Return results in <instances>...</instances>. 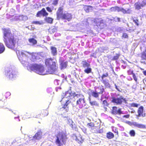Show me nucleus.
<instances>
[{
    "label": "nucleus",
    "mask_w": 146,
    "mask_h": 146,
    "mask_svg": "<svg viewBox=\"0 0 146 146\" xmlns=\"http://www.w3.org/2000/svg\"><path fill=\"white\" fill-rule=\"evenodd\" d=\"M122 37L124 38H128V35L126 33H124L123 34Z\"/></svg>",
    "instance_id": "49530a36"
},
{
    "label": "nucleus",
    "mask_w": 146,
    "mask_h": 146,
    "mask_svg": "<svg viewBox=\"0 0 146 146\" xmlns=\"http://www.w3.org/2000/svg\"><path fill=\"white\" fill-rule=\"evenodd\" d=\"M42 132L41 130L38 131L33 137V138L35 140H39L42 138Z\"/></svg>",
    "instance_id": "4468645a"
},
{
    "label": "nucleus",
    "mask_w": 146,
    "mask_h": 146,
    "mask_svg": "<svg viewBox=\"0 0 146 146\" xmlns=\"http://www.w3.org/2000/svg\"><path fill=\"white\" fill-rule=\"evenodd\" d=\"M119 7L118 6H115L111 7L110 9L111 12H116V11L119 12Z\"/></svg>",
    "instance_id": "5701e85b"
},
{
    "label": "nucleus",
    "mask_w": 146,
    "mask_h": 146,
    "mask_svg": "<svg viewBox=\"0 0 146 146\" xmlns=\"http://www.w3.org/2000/svg\"><path fill=\"white\" fill-rule=\"evenodd\" d=\"M63 6L59 7L56 13V18L58 20L61 19L70 21L72 18V15L71 13L67 12L63 13Z\"/></svg>",
    "instance_id": "20e7f679"
},
{
    "label": "nucleus",
    "mask_w": 146,
    "mask_h": 146,
    "mask_svg": "<svg viewBox=\"0 0 146 146\" xmlns=\"http://www.w3.org/2000/svg\"><path fill=\"white\" fill-rule=\"evenodd\" d=\"M68 92H67L66 93H65V94H68ZM69 94H70V93H69Z\"/></svg>",
    "instance_id": "052dcab7"
},
{
    "label": "nucleus",
    "mask_w": 146,
    "mask_h": 146,
    "mask_svg": "<svg viewBox=\"0 0 146 146\" xmlns=\"http://www.w3.org/2000/svg\"><path fill=\"white\" fill-rule=\"evenodd\" d=\"M58 0H54L53 1L52 4L55 6L58 3Z\"/></svg>",
    "instance_id": "3c124183"
},
{
    "label": "nucleus",
    "mask_w": 146,
    "mask_h": 146,
    "mask_svg": "<svg viewBox=\"0 0 146 146\" xmlns=\"http://www.w3.org/2000/svg\"><path fill=\"white\" fill-rule=\"evenodd\" d=\"M45 64L48 66V70L46 71V74H52L58 68L57 62L53 61V59L48 58L45 60Z\"/></svg>",
    "instance_id": "7ed1b4c3"
},
{
    "label": "nucleus",
    "mask_w": 146,
    "mask_h": 146,
    "mask_svg": "<svg viewBox=\"0 0 146 146\" xmlns=\"http://www.w3.org/2000/svg\"><path fill=\"white\" fill-rule=\"evenodd\" d=\"M127 72L129 75H133V74H134L133 73V71L130 69L127 70Z\"/></svg>",
    "instance_id": "a18cd8bd"
},
{
    "label": "nucleus",
    "mask_w": 146,
    "mask_h": 146,
    "mask_svg": "<svg viewBox=\"0 0 146 146\" xmlns=\"http://www.w3.org/2000/svg\"><path fill=\"white\" fill-rule=\"evenodd\" d=\"M30 56H31L33 58L34 56V58H36L35 56L33 54V53H31L26 51L19 52V54L18 55V57L19 60L21 62L23 63V62H25L26 59H27Z\"/></svg>",
    "instance_id": "423d86ee"
},
{
    "label": "nucleus",
    "mask_w": 146,
    "mask_h": 146,
    "mask_svg": "<svg viewBox=\"0 0 146 146\" xmlns=\"http://www.w3.org/2000/svg\"><path fill=\"white\" fill-rule=\"evenodd\" d=\"M32 24H38V25H41L42 24V22L38 21H33L32 23Z\"/></svg>",
    "instance_id": "79ce46f5"
},
{
    "label": "nucleus",
    "mask_w": 146,
    "mask_h": 146,
    "mask_svg": "<svg viewBox=\"0 0 146 146\" xmlns=\"http://www.w3.org/2000/svg\"><path fill=\"white\" fill-rule=\"evenodd\" d=\"M145 5H146V3L144 0L142 1V3L138 1L134 4L135 9L137 10H139Z\"/></svg>",
    "instance_id": "9d476101"
},
{
    "label": "nucleus",
    "mask_w": 146,
    "mask_h": 146,
    "mask_svg": "<svg viewBox=\"0 0 146 146\" xmlns=\"http://www.w3.org/2000/svg\"><path fill=\"white\" fill-rule=\"evenodd\" d=\"M44 20L45 21L48 23L50 24H52L53 23V19L52 18L50 17H46Z\"/></svg>",
    "instance_id": "b1692460"
},
{
    "label": "nucleus",
    "mask_w": 146,
    "mask_h": 146,
    "mask_svg": "<svg viewBox=\"0 0 146 146\" xmlns=\"http://www.w3.org/2000/svg\"><path fill=\"white\" fill-rule=\"evenodd\" d=\"M92 68L89 67H87L84 70V72L87 74H89L92 72Z\"/></svg>",
    "instance_id": "473e14b6"
},
{
    "label": "nucleus",
    "mask_w": 146,
    "mask_h": 146,
    "mask_svg": "<svg viewBox=\"0 0 146 146\" xmlns=\"http://www.w3.org/2000/svg\"><path fill=\"white\" fill-rule=\"evenodd\" d=\"M133 125L134 126L137 127L139 128L142 129L146 128L145 126L142 124H139L136 122H134L133 123Z\"/></svg>",
    "instance_id": "a211bd4d"
},
{
    "label": "nucleus",
    "mask_w": 146,
    "mask_h": 146,
    "mask_svg": "<svg viewBox=\"0 0 146 146\" xmlns=\"http://www.w3.org/2000/svg\"><path fill=\"white\" fill-rule=\"evenodd\" d=\"M119 56L120 54H116L115 56H114L112 58V60H117L118 59Z\"/></svg>",
    "instance_id": "e433bc0d"
},
{
    "label": "nucleus",
    "mask_w": 146,
    "mask_h": 146,
    "mask_svg": "<svg viewBox=\"0 0 146 146\" xmlns=\"http://www.w3.org/2000/svg\"><path fill=\"white\" fill-rule=\"evenodd\" d=\"M116 18H117V21H116L117 22H119L121 21L120 18H119V17H117Z\"/></svg>",
    "instance_id": "4d7b16f0"
},
{
    "label": "nucleus",
    "mask_w": 146,
    "mask_h": 146,
    "mask_svg": "<svg viewBox=\"0 0 146 146\" xmlns=\"http://www.w3.org/2000/svg\"><path fill=\"white\" fill-rule=\"evenodd\" d=\"M99 93L98 92H97L96 90L95 91H93L91 90V95L95 98H98L99 97Z\"/></svg>",
    "instance_id": "aec40b11"
},
{
    "label": "nucleus",
    "mask_w": 146,
    "mask_h": 146,
    "mask_svg": "<svg viewBox=\"0 0 146 146\" xmlns=\"http://www.w3.org/2000/svg\"><path fill=\"white\" fill-rule=\"evenodd\" d=\"M5 50V48L3 44L0 42V54L3 53Z\"/></svg>",
    "instance_id": "bb28decb"
},
{
    "label": "nucleus",
    "mask_w": 146,
    "mask_h": 146,
    "mask_svg": "<svg viewBox=\"0 0 146 146\" xmlns=\"http://www.w3.org/2000/svg\"><path fill=\"white\" fill-rule=\"evenodd\" d=\"M29 42L33 45H35L37 43V40L33 38H30L28 39Z\"/></svg>",
    "instance_id": "cd10ccee"
},
{
    "label": "nucleus",
    "mask_w": 146,
    "mask_h": 146,
    "mask_svg": "<svg viewBox=\"0 0 146 146\" xmlns=\"http://www.w3.org/2000/svg\"><path fill=\"white\" fill-rule=\"evenodd\" d=\"M11 93L9 92H6L5 94V96L6 98L9 97L11 95Z\"/></svg>",
    "instance_id": "c03bdc74"
},
{
    "label": "nucleus",
    "mask_w": 146,
    "mask_h": 146,
    "mask_svg": "<svg viewBox=\"0 0 146 146\" xmlns=\"http://www.w3.org/2000/svg\"><path fill=\"white\" fill-rule=\"evenodd\" d=\"M114 137V134L111 132L109 131L106 133V137L108 139H111Z\"/></svg>",
    "instance_id": "4be33fe9"
},
{
    "label": "nucleus",
    "mask_w": 146,
    "mask_h": 146,
    "mask_svg": "<svg viewBox=\"0 0 146 146\" xmlns=\"http://www.w3.org/2000/svg\"><path fill=\"white\" fill-rule=\"evenodd\" d=\"M108 76V73L107 72L105 74H103L101 78L102 80L104 79V78L107 77Z\"/></svg>",
    "instance_id": "ea45409f"
},
{
    "label": "nucleus",
    "mask_w": 146,
    "mask_h": 146,
    "mask_svg": "<svg viewBox=\"0 0 146 146\" xmlns=\"http://www.w3.org/2000/svg\"><path fill=\"white\" fill-rule=\"evenodd\" d=\"M139 105V104H137L135 103L130 104V106L131 107L138 108Z\"/></svg>",
    "instance_id": "c9c22d12"
},
{
    "label": "nucleus",
    "mask_w": 146,
    "mask_h": 146,
    "mask_svg": "<svg viewBox=\"0 0 146 146\" xmlns=\"http://www.w3.org/2000/svg\"><path fill=\"white\" fill-rule=\"evenodd\" d=\"M83 8L86 13H89L92 9L93 7L91 5H85L84 6Z\"/></svg>",
    "instance_id": "f3484780"
},
{
    "label": "nucleus",
    "mask_w": 146,
    "mask_h": 146,
    "mask_svg": "<svg viewBox=\"0 0 146 146\" xmlns=\"http://www.w3.org/2000/svg\"><path fill=\"white\" fill-rule=\"evenodd\" d=\"M130 117V115L129 114H127V115H124L122 117L123 118H128Z\"/></svg>",
    "instance_id": "5fc2aeb1"
},
{
    "label": "nucleus",
    "mask_w": 146,
    "mask_h": 146,
    "mask_svg": "<svg viewBox=\"0 0 146 146\" xmlns=\"http://www.w3.org/2000/svg\"><path fill=\"white\" fill-rule=\"evenodd\" d=\"M121 12L123 14H130V9H128L126 10L122 7H119V12Z\"/></svg>",
    "instance_id": "dca6fc26"
},
{
    "label": "nucleus",
    "mask_w": 146,
    "mask_h": 146,
    "mask_svg": "<svg viewBox=\"0 0 146 146\" xmlns=\"http://www.w3.org/2000/svg\"><path fill=\"white\" fill-rule=\"evenodd\" d=\"M80 96V94H76L75 92H74V93H72V96L73 98H74L75 97Z\"/></svg>",
    "instance_id": "09e8293b"
},
{
    "label": "nucleus",
    "mask_w": 146,
    "mask_h": 146,
    "mask_svg": "<svg viewBox=\"0 0 146 146\" xmlns=\"http://www.w3.org/2000/svg\"><path fill=\"white\" fill-rule=\"evenodd\" d=\"M129 133L131 136L134 137L135 135V132L133 130L130 131Z\"/></svg>",
    "instance_id": "4c0bfd02"
},
{
    "label": "nucleus",
    "mask_w": 146,
    "mask_h": 146,
    "mask_svg": "<svg viewBox=\"0 0 146 146\" xmlns=\"http://www.w3.org/2000/svg\"><path fill=\"white\" fill-rule=\"evenodd\" d=\"M137 112L139 117H144L146 116V114L144 112L143 107L142 106L139 107L137 110Z\"/></svg>",
    "instance_id": "ddd939ff"
},
{
    "label": "nucleus",
    "mask_w": 146,
    "mask_h": 146,
    "mask_svg": "<svg viewBox=\"0 0 146 146\" xmlns=\"http://www.w3.org/2000/svg\"><path fill=\"white\" fill-rule=\"evenodd\" d=\"M112 113L114 115H121L123 114L124 113L121 111V108L117 109L116 106L113 107L111 111Z\"/></svg>",
    "instance_id": "f8f14e48"
},
{
    "label": "nucleus",
    "mask_w": 146,
    "mask_h": 146,
    "mask_svg": "<svg viewBox=\"0 0 146 146\" xmlns=\"http://www.w3.org/2000/svg\"><path fill=\"white\" fill-rule=\"evenodd\" d=\"M112 131L114 133H116V135L117 136H119V133L117 129L116 128H115L114 127H113L112 128Z\"/></svg>",
    "instance_id": "72a5a7b5"
},
{
    "label": "nucleus",
    "mask_w": 146,
    "mask_h": 146,
    "mask_svg": "<svg viewBox=\"0 0 146 146\" xmlns=\"http://www.w3.org/2000/svg\"><path fill=\"white\" fill-rule=\"evenodd\" d=\"M55 142L57 146H66L67 135L64 132H59L55 135Z\"/></svg>",
    "instance_id": "f03ea898"
},
{
    "label": "nucleus",
    "mask_w": 146,
    "mask_h": 146,
    "mask_svg": "<svg viewBox=\"0 0 146 146\" xmlns=\"http://www.w3.org/2000/svg\"><path fill=\"white\" fill-rule=\"evenodd\" d=\"M143 83L145 85H146V79H143Z\"/></svg>",
    "instance_id": "13d9d810"
},
{
    "label": "nucleus",
    "mask_w": 146,
    "mask_h": 146,
    "mask_svg": "<svg viewBox=\"0 0 146 146\" xmlns=\"http://www.w3.org/2000/svg\"><path fill=\"white\" fill-rule=\"evenodd\" d=\"M87 126L88 127L91 129H93L95 127L94 124L93 122L88 123L87 124Z\"/></svg>",
    "instance_id": "7c9ffc66"
},
{
    "label": "nucleus",
    "mask_w": 146,
    "mask_h": 146,
    "mask_svg": "<svg viewBox=\"0 0 146 146\" xmlns=\"http://www.w3.org/2000/svg\"><path fill=\"white\" fill-rule=\"evenodd\" d=\"M3 34V40L6 46L8 48L14 49L16 45L17 39L9 28L2 29Z\"/></svg>",
    "instance_id": "f257e3e1"
},
{
    "label": "nucleus",
    "mask_w": 146,
    "mask_h": 146,
    "mask_svg": "<svg viewBox=\"0 0 146 146\" xmlns=\"http://www.w3.org/2000/svg\"><path fill=\"white\" fill-rule=\"evenodd\" d=\"M59 62L61 70L64 69L66 68L68 64L67 61H65L64 60H60L59 61Z\"/></svg>",
    "instance_id": "2eb2a0df"
},
{
    "label": "nucleus",
    "mask_w": 146,
    "mask_h": 146,
    "mask_svg": "<svg viewBox=\"0 0 146 146\" xmlns=\"http://www.w3.org/2000/svg\"><path fill=\"white\" fill-rule=\"evenodd\" d=\"M48 31L50 33V34H52L55 32L56 31V29L55 28H53L52 29L50 28L49 29Z\"/></svg>",
    "instance_id": "f704fd0d"
},
{
    "label": "nucleus",
    "mask_w": 146,
    "mask_h": 146,
    "mask_svg": "<svg viewBox=\"0 0 146 146\" xmlns=\"http://www.w3.org/2000/svg\"><path fill=\"white\" fill-rule=\"evenodd\" d=\"M76 105L80 108H82L86 105L85 98L83 95L78 99L76 102Z\"/></svg>",
    "instance_id": "1a4fd4ad"
},
{
    "label": "nucleus",
    "mask_w": 146,
    "mask_h": 146,
    "mask_svg": "<svg viewBox=\"0 0 146 146\" xmlns=\"http://www.w3.org/2000/svg\"><path fill=\"white\" fill-rule=\"evenodd\" d=\"M115 88L119 92H121V91L118 88L117 86L116 85V84H115Z\"/></svg>",
    "instance_id": "6e6d98bb"
},
{
    "label": "nucleus",
    "mask_w": 146,
    "mask_h": 146,
    "mask_svg": "<svg viewBox=\"0 0 146 146\" xmlns=\"http://www.w3.org/2000/svg\"><path fill=\"white\" fill-rule=\"evenodd\" d=\"M80 96V94H76L75 92H74V93H72V96L73 98H74L75 97Z\"/></svg>",
    "instance_id": "de8ad7c7"
},
{
    "label": "nucleus",
    "mask_w": 146,
    "mask_h": 146,
    "mask_svg": "<svg viewBox=\"0 0 146 146\" xmlns=\"http://www.w3.org/2000/svg\"><path fill=\"white\" fill-rule=\"evenodd\" d=\"M48 15V13L46 11L45 8H42L41 10L37 12L36 16L37 17H40L41 16L46 17Z\"/></svg>",
    "instance_id": "9b49d317"
},
{
    "label": "nucleus",
    "mask_w": 146,
    "mask_h": 146,
    "mask_svg": "<svg viewBox=\"0 0 146 146\" xmlns=\"http://www.w3.org/2000/svg\"><path fill=\"white\" fill-rule=\"evenodd\" d=\"M105 92V89L103 88V86H102V88H100V91L98 92L99 94H102L104 92Z\"/></svg>",
    "instance_id": "37998d69"
},
{
    "label": "nucleus",
    "mask_w": 146,
    "mask_h": 146,
    "mask_svg": "<svg viewBox=\"0 0 146 146\" xmlns=\"http://www.w3.org/2000/svg\"><path fill=\"white\" fill-rule=\"evenodd\" d=\"M46 9L47 11L49 12H51L52 11V9L49 7H46Z\"/></svg>",
    "instance_id": "8fccbe9b"
},
{
    "label": "nucleus",
    "mask_w": 146,
    "mask_h": 146,
    "mask_svg": "<svg viewBox=\"0 0 146 146\" xmlns=\"http://www.w3.org/2000/svg\"><path fill=\"white\" fill-rule=\"evenodd\" d=\"M51 51L53 56H55L57 54V51L56 48L55 47L52 46L50 48Z\"/></svg>",
    "instance_id": "393cba45"
},
{
    "label": "nucleus",
    "mask_w": 146,
    "mask_h": 146,
    "mask_svg": "<svg viewBox=\"0 0 146 146\" xmlns=\"http://www.w3.org/2000/svg\"><path fill=\"white\" fill-rule=\"evenodd\" d=\"M73 123L72 121L70 119H68L67 121V124H68L72 128H73Z\"/></svg>",
    "instance_id": "2f4dec72"
},
{
    "label": "nucleus",
    "mask_w": 146,
    "mask_h": 146,
    "mask_svg": "<svg viewBox=\"0 0 146 146\" xmlns=\"http://www.w3.org/2000/svg\"><path fill=\"white\" fill-rule=\"evenodd\" d=\"M141 56L142 60H146V48L142 53Z\"/></svg>",
    "instance_id": "a878e982"
},
{
    "label": "nucleus",
    "mask_w": 146,
    "mask_h": 146,
    "mask_svg": "<svg viewBox=\"0 0 146 146\" xmlns=\"http://www.w3.org/2000/svg\"><path fill=\"white\" fill-rule=\"evenodd\" d=\"M90 103L92 106L96 105L97 104L96 101H91L90 99Z\"/></svg>",
    "instance_id": "a19ab883"
},
{
    "label": "nucleus",
    "mask_w": 146,
    "mask_h": 146,
    "mask_svg": "<svg viewBox=\"0 0 146 146\" xmlns=\"http://www.w3.org/2000/svg\"><path fill=\"white\" fill-rule=\"evenodd\" d=\"M29 67L31 70L34 71L38 74L41 75L46 74L44 72V68L42 65L34 64H31Z\"/></svg>",
    "instance_id": "39448f33"
},
{
    "label": "nucleus",
    "mask_w": 146,
    "mask_h": 146,
    "mask_svg": "<svg viewBox=\"0 0 146 146\" xmlns=\"http://www.w3.org/2000/svg\"><path fill=\"white\" fill-rule=\"evenodd\" d=\"M5 75L9 80H13L16 77L15 72L11 68H7L5 71Z\"/></svg>",
    "instance_id": "6e6552de"
},
{
    "label": "nucleus",
    "mask_w": 146,
    "mask_h": 146,
    "mask_svg": "<svg viewBox=\"0 0 146 146\" xmlns=\"http://www.w3.org/2000/svg\"><path fill=\"white\" fill-rule=\"evenodd\" d=\"M70 102L69 100H68L64 105L62 108L64 109H66V110H68V105L70 104Z\"/></svg>",
    "instance_id": "c85d7f7f"
},
{
    "label": "nucleus",
    "mask_w": 146,
    "mask_h": 146,
    "mask_svg": "<svg viewBox=\"0 0 146 146\" xmlns=\"http://www.w3.org/2000/svg\"><path fill=\"white\" fill-rule=\"evenodd\" d=\"M103 104L105 106H108V104L106 100H104L103 102Z\"/></svg>",
    "instance_id": "603ef678"
},
{
    "label": "nucleus",
    "mask_w": 146,
    "mask_h": 146,
    "mask_svg": "<svg viewBox=\"0 0 146 146\" xmlns=\"http://www.w3.org/2000/svg\"><path fill=\"white\" fill-rule=\"evenodd\" d=\"M133 22L135 23L136 25L137 26H139V20L138 19H133Z\"/></svg>",
    "instance_id": "58836bf2"
},
{
    "label": "nucleus",
    "mask_w": 146,
    "mask_h": 146,
    "mask_svg": "<svg viewBox=\"0 0 146 146\" xmlns=\"http://www.w3.org/2000/svg\"><path fill=\"white\" fill-rule=\"evenodd\" d=\"M81 64L82 65V67L84 68L90 67V64L87 62L86 60L82 61Z\"/></svg>",
    "instance_id": "6ab92c4d"
},
{
    "label": "nucleus",
    "mask_w": 146,
    "mask_h": 146,
    "mask_svg": "<svg viewBox=\"0 0 146 146\" xmlns=\"http://www.w3.org/2000/svg\"><path fill=\"white\" fill-rule=\"evenodd\" d=\"M143 73L145 76H146V70L143 71Z\"/></svg>",
    "instance_id": "bf43d9fd"
},
{
    "label": "nucleus",
    "mask_w": 146,
    "mask_h": 146,
    "mask_svg": "<svg viewBox=\"0 0 146 146\" xmlns=\"http://www.w3.org/2000/svg\"><path fill=\"white\" fill-rule=\"evenodd\" d=\"M133 76L134 80L135 81V82H137V78L136 77L135 74H133Z\"/></svg>",
    "instance_id": "864d4df0"
},
{
    "label": "nucleus",
    "mask_w": 146,
    "mask_h": 146,
    "mask_svg": "<svg viewBox=\"0 0 146 146\" xmlns=\"http://www.w3.org/2000/svg\"><path fill=\"white\" fill-rule=\"evenodd\" d=\"M118 96H119V94H118L117 95V97H112L111 102L117 105H121L123 104V102L124 103L127 105V102L126 99L121 96H120L119 97H118Z\"/></svg>",
    "instance_id": "0eeeda50"
},
{
    "label": "nucleus",
    "mask_w": 146,
    "mask_h": 146,
    "mask_svg": "<svg viewBox=\"0 0 146 146\" xmlns=\"http://www.w3.org/2000/svg\"><path fill=\"white\" fill-rule=\"evenodd\" d=\"M102 81L106 87H110V84L108 82V80H102Z\"/></svg>",
    "instance_id": "412c9836"
},
{
    "label": "nucleus",
    "mask_w": 146,
    "mask_h": 146,
    "mask_svg": "<svg viewBox=\"0 0 146 146\" xmlns=\"http://www.w3.org/2000/svg\"><path fill=\"white\" fill-rule=\"evenodd\" d=\"M36 117L38 118V117L37 116V117Z\"/></svg>",
    "instance_id": "680f3d73"
},
{
    "label": "nucleus",
    "mask_w": 146,
    "mask_h": 146,
    "mask_svg": "<svg viewBox=\"0 0 146 146\" xmlns=\"http://www.w3.org/2000/svg\"><path fill=\"white\" fill-rule=\"evenodd\" d=\"M41 114L43 117L46 116L48 115V111L46 110H43L41 111Z\"/></svg>",
    "instance_id": "c756f323"
}]
</instances>
